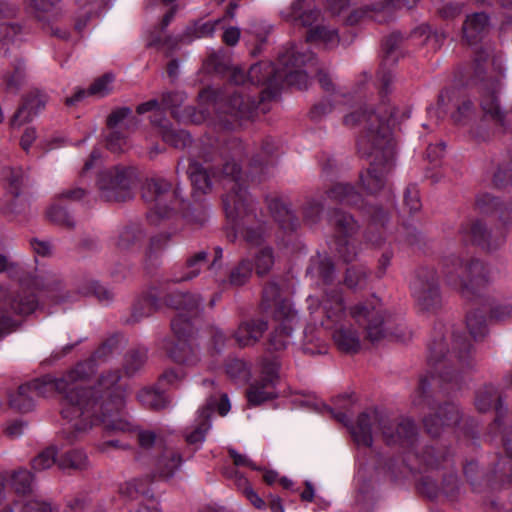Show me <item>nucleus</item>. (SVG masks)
<instances>
[{"label": "nucleus", "mask_w": 512, "mask_h": 512, "mask_svg": "<svg viewBox=\"0 0 512 512\" xmlns=\"http://www.w3.org/2000/svg\"><path fill=\"white\" fill-rule=\"evenodd\" d=\"M329 221L334 227L335 239L353 238L359 229L354 218L350 214L341 210H334L330 215Z\"/></svg>", "instance_id": "obj_40"}, {"label": "nucleus", "mask_w": 512, "mask_h": 512, "mask_svg": "<svg viewBox=\"0 0 512 512\" xmlns=\"http://www.w3.org/2000/svg\"><path fill=\"white\" fill-rule=\"evenodd\" d=\"M369 271L364 266L348 267L344 275V284L347 288L357 291L366 288Z\"/></svg>", "instance_id": "obj_51"}, {"label": "nucleus", "mask_w": 512, "mask_h": 512, "mask_svg": "<svg viewBox=\"0 0 512 512\" xmlns=\"http://www.w3.org/2000/svg\"><path fill=\"white\" fill-rule=\"evenodd\" d=\"M379 431L387 445H399L413 449L417 441V428L410 418L392 421L388 415L376 409L359 414L356 425L351 428L354 441L358 445L370 447L373 433Z\"/></svg>", "instance_id": "obj_8"}, {"label": "nucleus", "mask_w": 512, "mask_h": 512, "mask_svg": "<svg viewBox=\"0 0 512 512\" xmlns=\"http://www.w3.org/2000/svg\"><path fill=\"white\" fill-rule=\"evenodd\" d=\"M253 273V263L249 258H242L234 265L228 274V278L221 282L223 288L226 286L241 287L249 282Z\"/></svg>", "instance_id": "obj_42"}, {"label": "nucleus", "mask_w": 512, "mask_h": 512, "mask_svg": "<svg viewBox=\"0 0 512 512\" xmlns=\"http://www.w3.org/2000/svg\"><path fill=\"white\" fill-rule=\"evenodd\" d=\"M219 23V19L215 21L206 22H203L201 20L195 21L194 23L186 27V29L182 33V40L185 41V44H189L195 39L211 37L214 34L216 26Z\"/></svg>", "instance_id": "obj_47"}, {"label": "nucleus", "mask_w": 512, "mask_h": 512, "mask_svg": "<svg viewBox=\"0 0 512 512\" xmlns=\"http://www.w3.org/2000/svg\"><path fill=\"white\" fill-rule=\"evenodd\" d=\"M180 43H185V41L182 40V34L179 36L168 35L162 37V33L160 32H151L147 41V46L155 47L157 49H165V54L168 57L177 49Z\"/></svg>", "instance_id": "obj_53"}, {"label": "nucleus", "mask_w": 512, "mask_h": 512, "mask_svg": "<svg viewBox=\"0 0 512 512\" xmlns=\"http://www.w3.org/2000/svg\"><path fill=\"white\" fill-rule=\"evenodd\" d=\"M395 118L396 108L385 100L376 111H354L344 117L346 126H363L357 141L358 152L371 161L369 167L359 174V182L368 194H377L388 187L387 176L395 157L390 123Z\"/></svg>", "instance_id": "obj_1"}, {"label": "nucleus", "mask_w": 512, "mask_h": 512, "mask_svg": "<svg viewBox=\"0 0 512 512\" xmlns=\"http://www.w3.org/2000/svg\"><path fill=\"white\" fill-rule=\"evenodd\" d=\"M275 262L274 251L270 246L260 247L254 254L255 272L257 276L263 277L267 275Z\"/></svg>", "instance_id": "obj_55"}, {"label": "nucleus", "mask_w": 512, "mask_h": 512, "mask_svg": "<svg viewBox=\"0 0 512 512\" xmlns=\"http://www.w3.org/2000/svg\"><path fill=\"white\" fill-rule=\"evenodd\" d=\"M186 100V95L183 92H165L162 94V105L165 109L169 110L172 117L179 122L201 124L207 120L206 110H197L193 106H186L183 110L180 107Z\"/></svg>", "instance_id": "obj_22"}, {"label": "nucleus", "mask_w": 512, "mask_h": 512, "mask_svg": "<svg viewBox=\"0 0 512 512\" xmlns=\"http://www.w3.org/2000/svg\"><path fill=\"white\" fill-rule=\"evenodd\" d=\"M306 274L327 285L331 284L335 280L336 271L334 263L330 257L327 255L317 254L310 259Z\"/></svg>", "instance_id": "obj_34"}, {"label": "nucleus", "mask_w": 512, "mask_h": 512, "mask_svg": "<svg viewBox=\"0 0 512 512\" xmlns=\"http://www.w3.org/2000/svg\"><path fill=\"white\" fill-rule=\"evenodd\" d=\"M206 261L207 253L205 251H200L189 257L185 266L182 268L180 275H175L172 281L178 283L194 279L199 275L201 268L205 265Z\"/></svg>", "instance_id": "obj_48"}, {"label": "nucleus", "mask_w": 512, "mask_h": 512, "mask_svg": "<svg viewBox=\"0 0 512 512\" xmlns=\"http://www.w3.org/2000/svg\"><path fill=\"white\" fill-rule=\"evenodd\" d=\"M461 412L454 403H445L438 407L435 414H429L423 418L426 432L432 437L439 436L445 427H451L459 423Z\"/></svg>", "instance_id": "obj_24"}, {"label": "nucleus", "mask_w": 512, "mask_h": 512, "mask_svg": "<svg viewBox=\"0 0 512 512\" xmlns=\"http://www.w3.org/2000/svg\"><path fill=\"white\" fill-rule=\"evenodd\" d=\"M47 217L53 223L64 228L73 229L75 227L73 217L68 213L64 203L57 201V199H55V202L48 208Z\"/></svg>", "instance_id": "obj_59"}, {"label": "nucleus", "mask_w": 512, "mask_h": 512, "mask_svg": "<svg viewBox=\"0 0 512 512\" xmlns=\"http://www.w3.org/2000/svg\"><path fill=\"white\" fill-rule=\"evenodd\" d=\"M409 288L420 310L434 312L442 306L440 277L434 267L417 268L412 275Z\"/></svg>", "instance_id": "obj_15"}, {"label": "nucleus", "mask_w": 512, "mask_h": 512, "mask_svg": "<svg viewBox=\"0 0 512 512\" xmlns=\"http://www.w3.org/2000/svg\"><path fill=\"white\" fill-rule=\"evenodd\" d=\"M26 82V65L21 59L15 60L13 70L6 72L2 78L3 89L7 93L17 94Z\"/></svg>", "instance_id": "obj_43"}, {"label": "nucleus", "mask_w": 512, "mask_h": 512, "mask_svg": "<svg viewBox=\"0 0 512 512\" xmlns=\"http://www.w3.org/2000/svg\"><path fill=\"white\" fill-rule=\"evenodd\" d=\"M459 235L464 242H471L487 250L498 248L504 242L502 233H493L484 221L469 218L459 228Z\"/></svg>", "instance_id": "obj_21"}, {"label": "nucleus", "mask_w": 512, "mask_h": 512, "mask_svg": "<svg viewBox=\"0 0 512 512\" xmlns=\"http://www.w3.org/2000/svg\"><path fill=\"white\" fill-rule=\"evenodd\" d=\"M163 292L158 287H151L144 292L134 303L132 318L139 321L152 315L164 305Z\"/></svg>", "instance_id": "obj_29"}, {"label": "nucleus", "mask_w": 512, "mask_h": 512, "mask_svg": "<svg viewBox=\"0 0 512 512\" xmlns=\"http://www.w3.org/2000/svg\"><path fill=\"white\" fill-rule=\"evenodd\" d=\"M246 396L250 405H260L277 397L276 385L271 380L258 379L249 386Z\"/></svg>", "instance_id": "obj_41"}, {"label": "nucleus", "mask_w": 512, "mask_h": 512, "mask_svg": "<svg viewBox=\"0 0 512 512\" xmlns=\"http://www.w3.org/2000/svg\"><path fill=\"white\" fill-rule=\"evenodd\" d=\"M141 192L149 208L147 219L153 225H159L161 220L170 218L182 203L180 189L172 190L171 183L164 178L147 179Z\"/></svg>", "instance_id": "obj_14"}, {"label": "nucleus", "mask_w": 512, "mask_h": 512, "mask_svg": "<svg viewBox=\"0 0 512 512\" xmlns=\"http://www.w3.org/2000/svg\"><path fill=\"white\" fill-rule=\"evenodd\" d=\"M48 97L39 90H33L22 97L21 104L10 119L12 128L31 122L41 111L45 109Z\"/></svg>", "instance_id": "obj_23"}, {"label": "nucleus", "mask_w": 512, "mask_h": 512, "mask_svg": "<svg viewBox=\"0 0 512 512\" xmlns=\"http://www.w3.org/2000/svg\"><path fill=\"white\" fill-rule=\"evenodd\" d=\"M489 16L483 12L468 15L462 25V40L469 46L480 43L489 31Z\"/></svg>", "instance_id": "obj_27"}, {"label": "nucleus", "mask_w": 512, "mask_h": 512, "mask_svg": "<svg viewBox=\"0 0 512 512\" xmlns=\"http://www.w3.org/2000/svg\"><path fill=\"white\" fill-rule=\"evenodd\" d=\"M147 360V350L136 348L129 350L123 360V369L127 376H133L143 368Z\"/></svg>", "instance_id": "obj_56"}, {"label": "nucleus", "mask_w": 512, "mask_h": 512, "mask_svg": "<svg viewBox=\"0 0 512 512\" xmlns=\"http://www.w3.org/2000/svg\"><path fill=\"white\" fill-rule=\"evenodd\" d=\"M292 331V325L279 324L270 334L268 349L273 351L284 350L290 343Z\"/></svg>", "instance_id": "obj_58"}, {"label": "nucleus", "mask_w": 512, "mask_h": 512, "mask_svg": "<svg viewBox=\"0 0 512 512\" xmlns=\"http://www.w3.org/2000/svg\"><path fill=\"white\" fill-rule=\"evenodd\" d=\"M268 208L280 227L286 231H294L299 226V220L291 210L289 204L282 199L272 198L268 201Z\"/></svg>", "instance_id": "obj_35"}, {"label": "nucleus", "mask_w": 512, "mask_h": 512, "mask_svg": "<svg viewBox=\"0 0 512 512\" xmlns=\"http://www.w3.org/2000/svg\"><path fill=\"white\" fill-rule=\"evenodd\" d=\"M277 151V145L271 138H266L262 142L261 146V158L259 155L254 156L250 162V172L249 176L252 179L258 178L261 179V174L263 173L264 167L268 165V158L273 156Z\"/></svg>", "instance_id": "obj_46"}, {"label": "nucleus", "mask_w": 512, "mask_h": 512, "mask_svg": "<svg viewBox=\"0 0 512 512\" xmlns=\"http://www.w3.org/2000/svg\"><path fill=\"white\" fill-rule=\"evenodd\" d=\"M144 233L138 225L126 226L118 235L116 246L121 250H128L142 240Z\"/></svg>", "instance_id": "obj_61"}, {"label": "nucleus", "mask_w": 512, "mask_h": 512, "mask_svg": "<svg viewBox=\"0 0 512 512\" xmlns=\"http://www.w3.org/2000/svg\"><path fill=\"white\" fill-rule=\"evenodd\" d=\"M475 404L480 412H486L495 407L497 416L490 430L500 432V440L505 451V456L493 462L488 482L492 486L496 483L510 486L512 485V428L506 427L503 422L502 397L493 385H487L478 392Z\"/></svg>", "instance_id": "obj_11"}, {"label": "nucleus", "mask_w": 512, "mask_h": 512, "mask_svg": "<svg viewBox=\"0 0 512 512\" xmlns=\"http://www.w3.org/2000/svg\"><path fill=\"white\" fill-rule=\"evenodd\" d=\"M502 55L495 49L485 45L476 51L473 66V81L479 84L480 107L483 117L504 130L512 129V108L503 110L498 93L503 77Z\"/></svg>", "instance_id": "obj_6"}, {"label": "nucleus", "mask_w": 512, "mask_h": 512, "mask_svg": "<svg viewBox=\"0 0 512 512\" xmlns=\"http://www.w3.org/2000/svg\"><path fill=\"white\" fill-rule=\"evenodd\" d=\"M314 61V54L310 51L300 52L295 45L285 48L279 54L278 64L281 77H279V90L283 83L304 89L308 85L307 72L302 67Z\"/></svg>", "instance_id": "obj_18"}, {"label": "nucleus", "mask_w": 512, "mask_h": 512, "mask_svg": "<svg viewBox=\"0 0 512 512\" xmlns=\"http://www.w3.org/2000/svg\"><path fill=\"white\" fill-rule=\"evenodd\" d=\"M114 76L112 74H104L103 76L96 79L89 87L88 90L78 89L74 95L66 99L68 106L75 105L77 102L82 100L86 95H93L97 97H104L108 95L112 90V83Z\"/></svg>", "instance_id": "obj_38"}, {"label": "nucleus", "mask_w": 512, "mask_h": 512, "mask_svg": "<svg viewBox=\"0 0 512 512\" xmlns=\"http://www.w3.org/2000/svg\"><path fill=\"white\" fill-rule=\"evenodd\" d=\"M91 372L89 364H81L77 369H71L60 378L45 376L42 379H35L24 383L15 392L8 394L10 408L15 411L26 413L35 406V397H48L54 391L63 395L64 405L61 410L63 419L66 421L62 430L63 436L68 442L81 439L89 432L93 420H90L91 410L87 408L89 402L88 393L69 392L68 388L74 384L75 379L83 377Z\"/></svg>", "instance_id": "obj_2"}, {"label": "nucleus", "mask_w": 512, "mask_h": 512, "mask_svg": "<svg viewBox=\"0 0 512 512\" xmlns=\"http://www.w3.org/2000/svg\"><path fill=\"white\" fill-rule=\"evenodd\" d=\"M164 305L179 311L171 321V329L175 335L194 334L192 319L198 317L202 308V299L197 294L173 292L164 296Z\"/></svg>", "instance_id": "obj_17"}, {"label": "nucleus", "mask_w": 512, "mask_h": 512, "mask_svg": "<svg viewBox=\"0 0 512 512\" xmlns=\"http://www.w3.org/2000/svg\"><path fill=\"white\" fill-rule=\"evenodd\" d=\"M350 317L363 326L366 338L372 342H378L388 336V324L390 316L381 305L372 303H359L349 310Z\"/></svg>", "instance_id": "obj_19"}, {"label": "nucleus", "mask_w": 512, "mask_h": 512, "mask_svg": "<svg viewBox=\"0 0 512 512\" xmlns=\"http://www.w3.org/2000/svg\"><path fill=\"white\" fill-rule=\"evenodd\" d=\"M135 175L132 169L115 166L99 173L96 185L100 197L107 202H124L133 197Z\"/></svg>", "instance_id": "obj_16"}, {"label": "nucleus", "mask_w": 512, "mask_h": 512, "mask_svg": "<svg viewBox=\"0 0 512 512\" xmlns=\"http://www.w3.org/2000/svg\"><path fill=\"white\" fill-rule=\"evenodd\" d=\"M335 252L338 257L345 263L356 261L361 249L353 238H337L335 239Z\"/></svg>", "instance_id": "obj_54"}, {"label": "nucleus", "mask_w": 512, "mask_h": 512, "mask_svg": "<svg viewBox=\"0 0 512 512\" xmlns=\"http://www.w3.org/2000/svg\"><path fill=\"white\" fill-rule=\"evenodd\" d=\"M402 40L403 36L400 32H393L385 38L382 44L384 59L378 71V79L381 82V94H387L389 91V84L392 82L393 76L390 70H386V66L392 65L397 61L396 51Z\"/></svg>", "instance_id": "obj_26"}, {"label": "nucleus", "mask_w": 512, "mask_h": 512, "mask_svg": "<svg viewBox=\"0 0 512 512\" xmlns=\"http://www.w3.org/2000/svg\"><path fill=\"white\" fill-rule=\"evenodd\" d=\"M0 273H6L10 278L24 283L26 281L24 276L30 272L26 271L21 263L12 260L7 255L0 254Z\"/></svg>", "instance_id": "obj_63"}, {"label": "nucleus", "mask_w": 512, "mask_h": 512, "mask_svg": "<svg viewBox=\"0 0 512 512\" xmlns=\"http://www.w3.org/2000/svg\"><path fill=\"white\" fill-rule=\"evenodd\" d=\"M326 320L322 322L328 329H333V340L337 348L344 353L355 354L361 349L359 332L352 325L342 323L345 306L339 288L326 290L320 302Z\"/></svg>", "instance_id": "obj_12"}, {"label": "nucleus", "mask_w": 512, "mask_h": 512, "mask_svg": "<svg viewBox=\"0 0 512 512\" xmlns=\"http://www.w3.org/2000/svg\"><path fill=\"white\" fill-rule=\"evenodd\" d=\"M418 0H375L371 3L364 4L360 10L355 11L349 17V21L353 23L358 18L367 15L369 12H376L375 20L382 22L385 20V16H380V13L390 14L394 8H412L416 5Z\"/></svg>", "instance_id": "obj_28"}, {"label": "nucleus", "mask_w": 512, "mask_h": 512, "mask_svg": "<svg viewBox=\"0 0 512 512\" xmlns=\"http://www.w3.org/2000/svg\"><path fill=\"white\" fill-rule=\"evenodd\" d=\"M328 199L348 206H360L362 204V196L356 191L355 187L349 183H336L327 191Z\"/></svg>", "instance_id": "obj_39"}, {"label": "nucleus", "mask_w": 512, "mask_h": 512, "mask_svg": "<svg viewBox=\"0 0 512 512\" xmlns=\"http://www.w3.org/2000/svg\"><path fill=\"white\" fill-rule=\"evenodd\" d=\"M57 466L62 471L83 470L88 466V459L83 451L74 449L63 453L58 458Z\"/></svg>", "instance_id": "obj_50"}, {"label": "nucleus", "mask_w": 512, "mask_h": 512, "mask_svg": "<svg viewBox=\"0 0 512 512\" xmlns=\"http://www.w3.org/2000/svg\"><path fill=\"white\" fill-rule=\"evenodd\" d=\"M228 166L227 163L223 171L229 185V193L223 197L226 217L249 245L260 246L267 235L266 224L258 219L256 203L239 183L237 167L233 166V172L229 174Z\"/></svg>", "instance_id": "obj_7"}, {"label": "nucleus", "mask_w": 512, "mask_h": 512, "mask_svg": "<svg viewBox=\"0 0 512 512\" xmlns=\"http://www.w3.org/2000/svg\"><path fill=\"white\" fill-rule=\"evenodd\" d=\"M267 328V322L262 319L243 321L235 331L234 338L240 346H250L262 337Z\"/></svg>", "instance_id": "obj_32"}, {"label": "nucleus", "mask_w": 512, "mask_h": 512, "mask_svg": "<svg viewBox=\"0 0 512 512\" xmlns=\"http://www.w3.org/2000/svg\"><path fill=\"white\" fill-rule=\"evenodd\" d=\"M9 478L17 493L26 494L32 490L33 476L26 469H18L11 474Z\"/></svg>", "instance_id": "obj_64"}, {"label": "nucleus", "mask_w": 512, "mask_h": 512, "mask_svg": "<svg viewBox=\"0 0 512 512\" xmlns=\"http://www.w3.org/2000/svg\"><path fill=\"white\" fill-rule=\"evenodd\" d=\"M307 41L321 42L327 48H333L339 43L338 32L324 25H318L310 29L307 33Z\"/></svg>", "instance_id": "obj_52"}, {"label": "nucleus", "mask_w": 512, "mask_h": 512, "mask_svg": "<svg viewBox=\"0 0 512 512\" xmlns=\"http://www.w3.org/2000/svg\"><path fill=\"white\" fill-rule=\"evenodd\" d=\"M121 375L119 370L104 372L100 375L96 386L82 387L76 381L68 388L69 392L88 393L89 403L87 408L91 410L90 420H93L89 431L99 424L105 429L116 432H132L133 425L130 420L121 413L125 403V389L119 384Z\"/></svg>", "instance_id": "obj_5"}, {"label": "nucleus", "mask_w": 512, "mask_h": 512, "mask_svg": "<svg viewBox=\"0 0 512 512\" xmlns=\"http://www.w3.org/2000/svg\"><path fill=\"white\" fill-rule=\"evenodd\" d=\"M26 281H18L17 287L0 286V308L4 313L21 320L37 310L38 297L35 291H58L62 282L49 271L31 272L24 276Z\"/></svg>", "instance_id": "obj_9"}, {"label": "nucleus", "mask_w": 512, "mask_h": 512, "mask_svg": "<svg viewBox=\"0 0 512 512\" xmlns=\"http://www.w3.org/2000/svg\"><path fill=\"white\" fill-rule=\"evenodd\" d=\"M244 154V146L242 142L239 139L230 138L225 140L224 145L220 150L219 165L221 168H216L214 165L209 164V160L207 158L204 159V163L206 164L205 166L197 160H191L187 169V174L192 186L202 193H207L211 190L212 179L215 178L222 183L223 188L226 191L222 196L223 198L227 193H229V185L227 184V179L223 173L228 163L229 166L227 167V172L231 174L233 172V166H236L237 174L239 175V183L242 187H245L241 167L239 165V161L242 160Z\"/></svg>", "instance_id": "obj_10"}, {"label": "nucleus", "mask_w": 512, "mask_h": 512, "mask_svg": "<svg viewBox=\"0 0 512 512\" xmlns=\"http://www.w3.org/2000/svg\"><path fill=\"white\" fill-rule=\"evenodd\" d=\"M183 463L182 455L173 447L166 446L155 460V474L164 480L172 478Z\"/></svg>", "instance_id": "obj_31"}, {"label": "nucleus", "mask_w": 512, "mask_h": 512, "mask_svg": "<svg viewBox=\"0 0 512 512\" xmlns=\"http://www.w3.org/2000/svg\"><path fill=\"white\" fill-rule=\"evenodd\" d=\"M428 366L430 376L420 378L419 385L412 396V404L415 407L433 408L434 399L429 392L433 382L442 387L451 385L450 389L458 386L459 373L471 368L474 364V351L468 337L463 333H454L451 341V349L442 335H439L428 346ZM445 390H447L445 388Z\"/></svg>", "instance_id": "obj_3"}, {"label": "nucleus", "mask_w": 512, "mask_h": 512, "mask_svg": "<svg viewBox=\"0 0 512 512\" xmlns=\"http://www.w3.org/2000/svg\"><path fill=\"white\" fill-rule=\"evenodd\" d=\"M215 400L211 399L207 406L202 407L198 411V422L194 429L185 435L186 442L189 445H195L198 449L205 440V435L211 428L210 417L211 409Z\"/></svg>", "instance_id": "obj_37"}, {"label": "nucleus", "mask_w": 512, "mask_h": 512, "mask_svg": "<svg viewBox=\"0 0 512 512\" xmlns=\"http://www.w3.org/2000/svg\"><path fill=\"white\" fill-rule=\"evenodd\" d=\"M176 344L170 349L171 358L180 364L195 366L200 358L197 348L192 343L193 335L178 336Z\"/></svg>", "instance_id": "obj_33"}, {"label": "nucleus", "mask_w": 512, "mask_h": 512, "mask_svg": "<svg viewBox=\"0 0 512 512\" xmlns=\"http://www.w3.org/2000/svg\"><path fill=\"white\" fill-rule=\"evenodd\" d=\"M108 0H74L76 6L74 29L81 33L91 19L98 17L106 8Z\"/></svg>", "instance_id": "obj_30"}, {"label": "nucleus", "mask_w": 512, "mask_h": 512, "mask_svg": "<svg viewBox=\"0 0 512 512\" xmlns=\"http://www.w3.org/2000/svg\"><path fill=\"white\" fill-rule=\"evenodd\" d=\"M319 10L313 9L306 0H295L291 5L289 18L296 24L311 26L319 17Z\"/></svg>", "instance_id": "obj_44"}, {"label": "nucleus", "mask_w": 512, "mask_h": 512, "mask_svg": "<svg viewBox=\"0 0 512 512\" xmlns=\"http://www.w3.org/2000/svg\"><path fill=\"white\" fill-rule=\"evenodd\" d=\"M485 310L470 311L466 317V325L470 336L475 340H482L488 333Z\"/></svg>", "instance_id": "obj_49"}, {"label": "nucleus", "mask_w": 512, "mask_h": 512, "mask_svg": "<svg viewBox=\"0 0 512 512\" xmlns=\"http://www.w3.org/2000/svg\"><path fill=\"white\" fill-rule=\"evenodd\" d=\"M438 109L442 114L448 112L449 106L455 108L451 118L456 124H466L475 114V105L470 97L460 88L444 89L440 92L437 101Z\"/></svg>", "instance_id": "obj_20"}, {"label": "nucleus", "mask_w": 512, "mask_h": 512, "mask_svg": "<svg viewBox=\"0 0 512 512\" xmlns=\"http://www.w3.org/2000/svg\"><path fill=\"white\" fill-rule=\"evenodd\" d=\"M151 123L160 127L163 140L175 148H184L191 142L190 135L186 131L172 128L161 114H154Z\"/></svg>", "instance_id": "obj_36"}, {"label": "nucleus", "mask_w": 512, "mask_h": 512, "mask_svg": "<svg viewBox=\"0 0 512 512\" xmlns=\"http://www.w3.org/2000/svg\"><path fill=\"white\" fill-rule=\"evenodd\" d=\"M1 512H52V509L50 504L44 501L23 498Z\"/></svg>", "instance_id": "obj_60"}, {"label": "nucleus", "mask_w": 512, "mask_h": 512, "mask_svg": "<svg viewBox=\"0 0 512 512\" xmlns=\"http://www.w3.org/2000/svg\"><path fill=\"white\" fill-rule=\"evenodd\" d=\"M1 175L6 181L9 193L15 197L19 196L25 179L23 170L21 168L7 167L1 171Z\"/></svg>", "instance_id": "obj_62"}, {"label": "nucleus", "mask_w": 512, "mask_h": 512, "mask_svg": "<svg viewBox=\"0 0 512 512\" xmlns=\"http://www.w3.org/2000/svg\"><path fill=\"white\" fill-rule=\"evenodd\" d=\"M444 273L447 283L460 290L466 298L477 295L490 281V269L479 259L464 260L449 256L444 260Z\"/></svg>", "instance_id": "obj_13"}, {"label": "nucleus", "mask_w": 512, "mask_h": 512, "mask_svg": "<svg viewBox=\"0 0 512 512\" xmlns=\"http://www.w3.org/2000/svg\"><path fill=\"white\" fill-rule=\"evenodd\" d=\"M119 343L120 338L118 336H112L102 343V345L94 352L93 356L90 359L83 362H79L73 369H77L78 366L81 364H89L91 372L83 377L75 379V382L82 381L90 377L95 372V362L105 361L109 355H111L115 350L118 349Z\"/></svg>", "instance_id": "obj_45"}, {"label": "nucleus", "mask_w": 512, "mask_h": 512, "mask_svg": "<svg viewBox=\"0 0 512 512\" xmlns=\"http://www.w3.org/2000/svg\"><path fill=\"white\" fill-rule=\"evenodd\" d=\"M280 66L271 62H259L250 67L247 80L253 85H263L260 101L250 96L234 92L228 97L204 90L200 93L201 101H210L216 113L217 124L224 129H232L238 120L251 119L261 101L272 99L279 93Z\"/></svg>", "instance_id": "obj_4"}, {"label": "nucleus", "mask_w": 512, "mask_h": 512, "mask_svg": "<svg viewBox=\"0 0 512 512\" xmlns=\"http://www.w3.org/2000/svg\"><path fill=\"white\" fill-rule=\"evenodd\" d=\"M475 209L481 214H495L504 226H512V202L500 201L490 193H479L475 199Z\"/></svg>", "instance_id": "obj_25"}, {"label": "nucleus", "mask_w": 512, "mask_h": 512, "mask_svg": "<svg viewBox=\"0 0 512 512\" xmlns=\"http://www.w3.org/2000/svg\"><path fill=\"white\" fill-rule=\"evenodd\" d=\"M137 398L143 406L156 411L164 409L169 403L167 397L162 392L151 388L140 390Z\"/></svg>", "instance_id": "obj_57"}]
</instances>
